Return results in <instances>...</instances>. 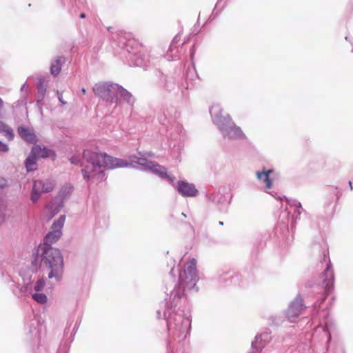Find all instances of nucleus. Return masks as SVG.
Masks as SVG:
<instances>
[{
	"label": "nucleus",
	"mask_w": 353,
	"mask_h": 353,
	"mask_svg": "<svg viewBox=\"0 0 353 353\" xmlns=\"http://www.w3.org/2000/svg\"><path fill=\"white\" fill-rule=\"evenodd\" d=\"M38 269L49 271V279L59 281L63 270V257L61 251L52 246L39 245L32 261V270L37 272Z\"/></svg>",
	"instance_id": "obj_2"
},
{
	"label": "nucleus",
	"mask_w": 353,
	"mask_h": 353,
	"mask_svg": "<svg viewBox=\"0 0 353 353\" xmlns=\"http://www.w3.org/2000/svg\"><path fill=\"white\" fill-rule=\"evenodd\" d=\"M190 76H192V77H194L195 76L196 77V79H198V76L196 75V74L195 73L194 71H189L187 74V77H186V87L185 88L186 89H192L193 87H194V83L193 82L194 81V79H192L191 81L190 80Z\"/></svg>",
	"instance_id": "obj_24"
},
{
	"label": "nucleus",
	"mask_w": 353,
	"mask_h": 353,
	"mask_svg": "<svg viewBox=\"0 0 353 353\" xmlns=\"http://www.w3.org/2000/svg\"><path fill=\"white\" fill-rule=\"evenodd\" d=\"M290 221V212L287 210H285L281 212L279 216V221L283 223L285 227L288 228V223Z\"/></svg>",
	"instance_id": "obj_25"
},
{
	"label": "nucleus",
	"mask_w": 353,
	"mask_h": 353,
	"mask_svg": "<svg viewBox=\"0 0 353 353\" xmlns=\"http://www.w3.org/2000/svg\"><path fill=\"white\" fill-rule=\"evenodd\" d=\"M199 280L196 270V261L192 259L184 265V268L179 273V284L177 287L185 291L192 290L196 288V284Z\"/></svg>",
	"instance_id": "obj_6"
},
{
	"label": "nucleus",
	"mask_w": 353,
	"mask_h": 353,
	"mask_svg": "<svg viewBox=\"0 0 353 353\" xmlns=\"http://www.w3.org/2000/svg\"><path fill=\"white\" fill-rule=\"evenodd\" d=\"M352 52H353V48H352Z\"/></svg>",
	"instance_id": "obj_46"
},
{
	"label": "nucleus",
	"mask_w": 353,
	"mask_h": 353,
	"mask_svg": "<svg viewBox=\"0 0 353 353\" xmlns=\"http://www.w3.org/2000/svg\"><path fill=\"white\" fill-rule=\"evenodd\" d=\"M80 17H81V19H84V18L85 17V13H81V14H80Z\"/></svg>",
	"instance_id": "obj_39"
},
{
	"label": "nucleus",
	"mask_w": 353,
	"mask_h": 353,
	"mask_svg": "<svg viewBox=\"0 0 353 353\" xmlns=\"http://www.w3.org/2000/svg\"><path fill=\"white\" fill-rule=\"evenodd\" d=\"M165 87L170 91L173 90L174 89V83L167 81Z\"/></svg>",
	"instance_id": "obj_31"
},
{
	"label": "nucleus",
	"mask_w": 353,
	"mask_h": 353,
	"mask_svg": "<svg viewBox=\"0 0 353 353\" xmlns=\"http://www.w3.org/2000/svg\"><path fill=\"white\" fill-rule=\"evenodd\" d=\"M65 216L61 215L54 222L50 231L46 234L43 239V243L41 245L51 246L52 244L57 242L62 234L61 229L64 225Z\"/></svg>",
	"instance_id": "obj_10"
},
{
	"label": "nucleus",
	"mask_w": 353,
	"mask_h": 353,
	"mask_svg": "<svg viewBox=\"0 0 353 353\" xmlns=\"http://www.w3.org/2000/svg\"><path fill=\"white\" fill-rule=\"evenodd\" d=\"M322 278L323 283L325 285V290L328 293L332 290L334 281V271L330 259L328 260L325 270L323 272Z\"/></svg>",
	"instance_id": "obj_14"
},
{
	"label": "nucleus",
	"mask_w": 353,
	"mask_h": 353,
	"mask_svg": "<svg viewBox=\"0 0 353 353\" xmlns=\"http://www.w3.org/2000/svg\"><path fill=\"white\" fill-rule=\"evenodd\" d=\"M38 158L36 157L34 154L32 153V151H30V153L26 158L24 162V165L27 172H32L37 170V162Z\"/></svg>",
	"instance_id": "obj_19"
},
{
	"label": "nucleus",
	"mask_w": 353,
	"mask_h": 353,
	"mask_svg": "<svg viewBox=\"0 0 353 353\" xmlns=\"http://www.w3.org/2000/svg\"><path fill=\"white\" fill-rule=\"evenodd\" d=\"M179 39H178L177 37H175L172 43H171V45L170 46V48H169V50H168V52H172V51L176 48V44L177 43L179 42Z\"/></svg>",
	"instance_id": "obj_28"
},
{
	"label": "nucleus",
	"mask_w": 353,
	"mask_h": 353,
	"mask_svg": "<svg viewBox=\"0 0 353 353\" xmlns=\"http://www.w3.org/2000/svg\"><path fill=\"white\" fill-rule=\"evenodd\" d=\"M166 319L169 341L167 345V353H173L172 339L179 343L183 341L190 334L191 329L190 316L184 312L170 313L163 317Z\"/></svg>",
	"instance_id": "obj_4"
},
{
	"label": "nucleus",
	"mask_w": 353,
	"mask_h": 353,
	"mask_svg": "<svg viewBox=\"0 0 353 353\" xmlns=\"http://www.w3.org/2000/svg\"><path fill=\"white\" fill-rule=\"evenodd\" d=\"M175 188L179 194L183 197H195L198 195L199 191L194 184L188 183L187 181L181 180L175 184L170 183Z\"/></svg>",
	"instance_id": "obj_11"
},
{
	"label": "nucleus",
	"mask_w": 353,
	"mask_h": 353,
	"mask_svg": "<svg viewBox=\"0 0 353 353\" xmlns=\"http://www.w3.org/2000/svg\"><path fill=\"white\" fill-rule=\"evenodd\" d=\"M326 299V296H325L323 299H321L320 301H316L314 304V307L315 309H316L317 307H319L321 304L325 301V299Z\"/></svg>",
	"instance_id": "obj_34"
},
{
	"label": "nucleus",
	"mask_w": 353,
	"mask_h": 353,
	"mask_svg": "<svg viewBox=\"0 0 353 353\" xmlns=\"http://www.w3.org/2000/svg\"><path fill=\"white\" fill-rule=\"evenodd\" d=\"M133 42H134V41H132V40H128V41H127V43L125 44V48L126 50H127L128 52H129L130 53V50H129V47L132 45V43Z\"/></svg>",
	"instance_id": "obj_36"
},
{
	"label": "nucleus",
	"mask_w": 353,
	"mask_h": 353,
	"mask_svg": "<svg viewBox=\"0 0 353 353\" xmlns=\"http://www.w3.org/2000/svg\"><path fill=\"white\" fill-rule=\"evenodd\" d=\"M8 150V145L0 141V152H7Z\"/></svg>",
	"instance_id": "obj_30"
},
{
	"label": "nucleus",
	"mask_w": 353,
	"mask_h": 353,
	"mask_svg": "<svg viewBox=\"0 0 353 353\" xmlns=\"http://www.w3.org/2000/svg\"><path fill=\"white\" fill-rule=\"evenodd\" d=\"M183 131H184V129L183 128V126L181 125H180L179 123H176V125L174 126V132H176V133L177 134H171V137L173 139H177L179 138V137L182 136L183 134Z\"/></svg>",
	"instance_id": "obj_26"
},
{
	"label": "nucleus",
	"mask_w": 353,
	"mask_h": 353,
	"mask_svg": "<svg viewBox=\"0 0 353 353\" xmlns=\"http://www.w3.org/2000/svg\"><path fill=\"white\" fill-rule=\"evenodd\" d=\"M25 289L26 292H29V293L31 294L32 298L37 303L39 304H45L47 303V296L42 292H33V291L30 288L29 283L26 284Z\"/></svg>",
	"instance_id": "obj_18"
},
{
	"label": "nucleus",
	"mask_w": 353,
	"mask_h": 353,
	"mask_svg": "<svg viewBox=\"0 0 353 353\" xmlns=\"http://www.w3.org/2000/svg\"><path fill=\"white\" fill-rule=\"evenodd\" d=\"M17 132L21 138L26 142L33 143L36 141V135L33 131L24 125L19 126Z\"/></svg>",
	"instance_id": "obj_15"
},
{
	"label": "nucleus",
	"mask_w": 353,
	"mask_h": 353,
	"mask_svg": "<svg viewBox=\"0 0 353 353\" xmlns=\"http://www.w3.org/2000/svg\"><path fill=\"white\" fill-rule=\"evenodd\" d=\"M210 112L213 123L218 127L223 138L230 140L245 139L241 128L236 125L230 116L224 112L220 105H212Z\"/></svg>",
	"instance_id": "obj_5"
},
{
	"label": "nucleus",
	"mask_w": 353,
	"mask_h": 353,
	"mask_svg": "<svg viewBox=\"0 0 353 353\" xmlns=\"http://www.w3.org/2000/svg\"><path fill=\"white\" fill-rule=\"evenodd\" d=\"M271 332L265 331L255 336L252 342V347L258 352H261L263 347L272 341Z\"/></svg>",
	"instance_id": "obj_13"
},
{
	"label": "nucleus",
	"mask_w": 353,
	"mask_h": 353,
	"mask_svg": "<svg viewBox=\"0 0 353 353\" xmlns=\"http://www.w3.org/2000/svg\"><path fill=\"white\" fill-rule=\"evenodd\" d=\"M32 153L39 158H47L54 155V152L46 148H41L38 145H35L32 148Z\"/></svg>",
	"instance_id": "obj_17"
},
{
	"label": "nucleus",
	"mask_w": 353,
	"mask_h": 353,
	"mask_svg": "<svg viewBox=\"0 0 353 353\" xmlns=\"http://www.w3.org/2000/svg\"><path fill=\"white\" fill-rule=\"evenodd\" d=\"M81 92H82V94H85V92H86V90H85V89L84 88H81Z\"/></svg>",
	"instance_id": "obj_38"
},
{
	"label": "nucleus",
	"mask_w": 353,
	"mask_h": 353,
	"mask_svg": "<svg viewBox=\"0 0 353 353\" xmlns=\"http://www.w3.org/2000/svg\"><path fill=\"white\" fill-rule=\"evenodd\" d=\"M288 203L295 208H302L301 203L295 199H286Z\"/></svg>",
	"instance_id": "obj_27"
},
{
	"label": "nucleus",
	"mask_w": 353,
	"mask_h": 353,
	"mask_svg": "<svg viewBox=\"0 0 353 353\" xmlns=\"http://www.w3.org/2000/svg\"><path fill=\"white\" fill-rule=\"evenodd\" d=\"M46 285V282L43 279H40L33 285V292H42Z\"/></svg>",
	"instance_id": "obj_23"
},
{
	"label": "nucleus",
	"mask_w": 353,
	"mask_h": 353,
	"mask_svg": "<svg viewBox=\"0 0 353 353\" xmlns=\"http://www.w3.org/2000/svg\"><path fill=\"white\" fill-rule=\"evenodd\" d=\"M37 89H38L39 93H40L42 96H43L44 93L46 92V88L42 85V83L41 82L37 85Z\"/></svg>",
	"instance_id": "obj_32"
},
{
	"label": "nucleus",
	"mask_w": 353,
	"mask_h": 353,
	"mask_svg": "<svg viewBox=\"0 0 353 353\" xmlns=\"http://www.w3.org/2000/svg\"><path fill=\"white\" fill-rule=\"evenodd\" d=\"M303 302V300L299 295L296 296V298L290 302L285 311L286 317L290 321L293 322L305 308Z\"/></svg>",
	"instance_id": "obj_12"
},
{
	"label": "nucleus",
	"mask_w": 353,
	"mask_h": 353,
	"mask_svg": "<svg viewBox=\"0 0 353 353\" xmlns=\"http://www.w3.org/2000/svg\"><path fill=\"white\" fill-rule=\"evenodd\" d=\"M181 214H182L183 216H185V217L186 216V214H184L183 212Z\"/></svg>",
	"instance_id": "obj_45"
},
{
	"label": "nucleus",
	"mask_w": 353,
	"mask_h": 353,
	"mask_svg": "<svg viewBox=\"0 0 353 353\" xmlns=\"http://www.w3.org/2000/svg\"><path fill=\"white\" fill-rule=\"evenodd\" d=\"M272 172V170L268 171L263 170L261 172L257 171L256 172V177L259 181L265 182V188L270 189L272 187V181L270 179V174Z\"/></svg>",
	"instance_id": "obj_20"
},
{
	"label": "nucleus",
	"mask_w": 353,
	"mask_h": 353,
	"mask_svg": "<svg viewBox=\"0 0 353 353\" xmlns=\"http://www.w3.org/2000/svg\"><path fill=\"white\" fill-rule=\"evenodd\" d=\"M0 132L3 133L9 141L14 139L13 130L1 121H0Z\"/></svg>",
	"instance_id": "obj_21"
},
{
	"label": "nucleus",
	"mask_w": 353,
	"mask_h": 353,
	"mask_svg": "<svg viewBox=\"0 0 353 353\" xmlns=\"http://www.w3.org/2000/svg\"><path fill=\"white\" fill-rule=\"evenodd\" d=\"M159 119V121L162 123V125H165V126L167 125L166 121L168 120V118L165 114H163V115L160 116Z\"/></svg>",
	"instance_id": "obj_33"
},
{
	"label": "nucleus",
	"mask_w": 353,
	"mask_h": 353,
	"mask_svg": "<svg viewBox=\"0 0 353 353\" xmlns=\"http://www.w3.org/2000/svg\"><path fill=\"white\" fill-rule=\"evenodd\" d=\"M65 61V58L63 56L57 57L52 60L50 68L51 74L57 76L60 73L62 65Z\"/></svg>",
	"instance_id": "obj_16"
},
{
	"label": "nucleus",
	"mask_w": 353,
	"mask_h": 353,
	"mask_svg": "<svg viewBox=\"0 0 353 353\" xmlns=\"http://www.w3.org/2000/svg\"><path fill=\"white\" fill-rule=\"evenodd\" d=\"M73 187L70 184H65L61 188L57 196L47 207L50 212V218L56 215L63 207L65 199L70 196Z\"/></svg>",
	"instance_id": "obj_8"
},
{
	"label": "nucleus",
	"mask_w": 353,
	"mask_h": 353,
	"mask_svg": "<svg viewBox=\"0 0 353 353\" xmlns=\"http://www.w3.org/2000/svg\"><path fill=\"white\" fill-rule=\"evenodd\" d=\"M139 155L130 156V161H128L125 159L114 158L106 154L85 150L81 159L79 157L74 156L70 158V161L72 164L80 165L82 168L81 172L84 179L91 183H98L105 179V174L102 168L114 169L130 165L141 170L154 174L173 184L175 177L168 174L165 167L147 159V157H153L152 152H139Z\"/></svg>",
	"instance_id": "obj_1"
},
{
	"label": "nucleus",
	"mask_w": 353,
	"mask_h": 353,
	"mask_svg": "<svg viewBox=\"0 0 353 353\" xmlns=\"http://www.w3.org/2000/svg\"><path fill=\"white\" fill-rule=\"evenodd\" d=\"M349 185L350 187V190H353V187H352V184L351 181H349Z\"/></svg>",
	"instance_id": "obj_40"
},
{
	"label": "nucleus",
	"mask_w": 353,
	"mask_h": 353,
	"mask_svg": "<svg viewBox=\"0 0 353 353\" xmlns=\"http://www.w3.org/2000/svg\"><path fill=\"white\" fill-rule=\"evenodd\" d=\"M185 290L175 286L174 289L170 292V296L165 299V309L161 312L158 310L157 317H166L170 313H181L184 312L181 310V302L184 295Z\"/></svg>",
	"instance_id": "obj_7"
},
{
	"label": "nucleus",
	"mask_w": 353,
	"mask_h": 353,
	"mask_svg": "<svg viewBox=\"0 0 353 353\" xmlns=\"http://www.w3.org/2000/svg\"><path fill=\"white\" fill-rule=\"evenodd\" d=\"M219 224L220 225H223V221H219Z\"/></svg>",
	"instance_id": "obj_42"
},
{
	"label": "nucleus",
	"mask_w": 353,
	"mask_h": 353,
	"mask_svg": "<svg viewBox=\"0 0 353 353\" xmlns=\"http://www.w3.org/2000/svg\"><path fill=\"white\" fill-rule=\"evenodd\" d=\"M55 184V181L52 179L34 181L32 191L30 193L31 201L33 203H36L40 199L41 193L50 192L54 189Z\"/></svg>",
	"instance_id": "obj_9"
},
{
	"label": "nucleus",
	"mask_w": 353,
	"mask_h": 353,
	"mask_svg": "<svg viewBox=\"0 0 353 353\" xmlns=\"http://www.w3.org/2000/svg\"><path fill=\"white\" fill-rule=\"evenodd\" d=\"M330 323L327 321L325 322V325L323 327V330L325 332H327V341L330 342L331 340V335L329 332Z\"/></svg>",
	"instance_id": "obj_29"
},
{
	"label": "nucleus",
	"mask_w": 353,
	"mask_h": 353,
	"mask_svg": "<svg viewBox=\"0 0 353 353\" xmlns=\"http://www.w3.org/2000/svg\"><path fill=\"white\" fill-rule=\"evenodd\" d=\"M131 59L135 66L141 67L145 65V60L140 54L133 53Z\"/></svg>",
	"instance_id": "obj_22"
},
{
	"label": "nucleus",
	"mask_w": 353,
	"mask_h": 353,
	"mask_svg": "<svg viewBox=\"0 0 353 353\" xmlns=\"http://www.w3.org/2000/svg\"><path fill=\"white\" fill-rule=\"evenodd\" d=\"M208 198L210 201H212V202H214V199H212V195H208Z\"/></svg>",
	"instance_id": "obj_41"
},
{
	"label": "nucleus",
	"mask_w": 353,
	"mask_h": 353,
	"mask_svg": "<svg viewBox=\"0 0 353 353\" xmlns=\"http://www.w3.org/2000/svg\"><path fill=\"white\" fill-rule=\"evenodd\" d=\"M173 270H173V268H172V269H171V270H170V274H172V273H173Z\"/></svg>",
	"instance_id": "obj_44"
},
{
	"label": "nucleus",
	"mask_w": 353,
	"mask_h": 353,
	"mask_svg": "<svg viewBox=\"0 0 353 353\" xmlns=\"http://www.w3.org/2000/svg\"><path fill=\"white\" fill-rule=\"evenodd\" d=\"M301 208H295L294 214H296V219H297L301 214Z\"/></svg>",
	"instance_id": "obj_37"
},
{
	"label": "nucleus",
	"mask_w": 353,
	"mask_h": 353,
	"mask_svg": "<svg viewBox=\"0 0 353 353\" xmlns=\"http://www.w3.org/2000/svg\"><path fill=\"white\" fill-rule=\"evenodd\" d=\"M57 94H58V98H59V101L63 104V105H65L66 104V101H65L63 99V96H62V94L61 92H59V91H57Z\"/></svg>",
	"instance_id": "obj_35"
},
{
	"label": "nucleus",
	"mask_w": 353,
	"mask_h": 353,
	"mask_svg": "<svg viewBox=\"0 0 353 353\" xmlns=\"http://www.w3.org/2000/svg\"><path fill=\"white\" fill-rule=\"evenodd\" d=\"M24 87H25V84H23L21 88V90H23L24 89Z\"/></svg>",
	"instance_id": "obj_43"
},
{
	"label": "nucleus",
	"mask_w": 353,
	"mask_h": 353,
	"mask_svg": "<svg viewBox=\"0 0 353 353\" xmlns=\"http://www.w3.org/2000/svg\"><path fill=\"white\" fill-rule=\"evenodd\" d=\"M92 91L102 100L114 103L116 108L121 107L124 103L132 107L135 102L132 94L117 83L99 82L94 85Z\"/></svg>",
	"instance_id": "obj_3"
}]
</instances>
